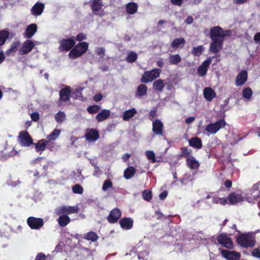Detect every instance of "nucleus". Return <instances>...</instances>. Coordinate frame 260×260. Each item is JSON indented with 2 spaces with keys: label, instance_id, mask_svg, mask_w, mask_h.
I'll return each instance as SVG.
<instances>
[{
  "label": "nucleus",
  "instance_id": "c9c22d12",
  "mask_svg": "<svg viewBox=\"0 0 260 260\" xmlns=\"http://www.w3.org/2000/svg\"><path fill=\"white\" fill-rule=\"evenodd\" d=\"M138 10V5L135 3H129L127 4L126 11L129 14H135Z\"/></svg>",
  "mask_w": 260,
  "mask_h": 260
},
{
  "label": "nucleus",
  "instance_id": "3c124183",
  "mask_svg": "<svg viewBox=\"0 0 260 260\" xmlns=\"http://www.w3.org/2000/svg\"><path fill=\"white\" fill-rule=\"evenodd\" d=\"M143 199L146 201H150L152 199V192L149 190H145L142 192Z\"/></svg>",
  "mask_w": 260,
  "mask_h": 260
},
{
  "label": "nucleus",
  "instance_id": "09e8293b",
  "mask_svg": "<svg viewBox=\"0 0 260 260\" xmlns=\"http://www.w3.org/2000/svg\"><path fill=\"white\" fill-rule=\"evenodd\" d=\"M252 94V91L250 88L248 87L243 89L242 95L244 98L246 100H250Z\"/></svg>",
  "mask_w": 260,
  "mask_h": 260
},
{
  "label": "nucleus",
  "instance_id": "4be33fe9",
  "mask_svg": "<svg viewBox=\"0 0 260 260\" xmlns=\"http://www.w3.org/2000/svg\"><path fill=\"white\" fill-rule=\"evenodd\" d=\"M44 8V4L38 2L31 9V13L35 16H40L43 13Z\"/></svg>",
  "mask_w": 260,
  "mask_h": 260
},
{
  "label": "nucleus",
  "instance_id": "a19ab883",
  "mask_svg": "<svg viewBox=\"0 0 260 260\" xmlns=\"http://www.w3.org/2000/svg\"><path fill=\"white\" fill-rule=\"evenodd\" d=\"M136 170L133 167L127 168L124 172V177L126 179H131L135 174Z\"/></svg>",
  "mask_w": 260,
  "mask_h": 260
},
{
  "label": "nucleus",
  "instance_id": "dca6fc26",
  "mask_svg": "<svg viewBox=\"0 0 260 260\" xmlns=\"http://www.w3.org/2000/svg\"><path fill=\"white\" fill-rule=\"evenodd\" d=\"M71 89L68 86L60 90L59 92V100L65 102L69 101L70 99Z\"/></svg>",
  "mask_w": 260,
  "mask_h": 260
},
{
  "label": "nucleus",
  "instance_id": "473e14b6",
  "mask_svg": "<svg viewBox=\"0 0 260 260\" xmlns=\"http://www.w3.org/2000/svg\"><path fill=\"white\" fill-rule=\"evenodd\" d=\"M165 87L164 82L161 79L155 80L153 83V88L157 92H161Z\"/></svg>",
  "mask_w": 260,
  "mask_h": 260
},
{
  "label": "nucleus",
  "instance_id": "cd10ccee",
  "mask_svg": "<svg viewBox=\"0 0 260 260\" xmlns=\"http://www.w3.org/2000/svg\"><path fill=\"white\" fill-rule=\"evenodd\" d=\"M185 44V40L183 38H177L174 39L171 43L172 47L176 50L179 47L182 48Z\"/></svg>",
  "mask_w": 260,
  "mask_h": 260
},
{
  "label": "nucleus",
  "instance_id": "a211bd4d",
  "mask_svg": "<svg viewBox=\"0 0 260 260\" xmlns=\"http://www.w3.org/2000/svg\"><path fill=\"white\" fill-rule=\"evenodd\" d=\"M247 72L245 70L242 71L237 76L235 84L236 86H241L244 84L247 80Z\"/></svg>",
  "mask_w": 260,
  "mask_h": 260
},
{
  "label": "nucleus",
  "instance_id": "6ab92c4d",
  "mask_svg": "<svg viewBox=\"0 0 260 260\" xmlns=\"http://www.w3.org/2000/svg\"><path fill=\"white\" fill-rule=\"evenodd\" d=\"M228 204L232 205L236 204L243 201V197L239 194L232 193L227 197Z\"/></svg>",
  "mask_w": 260,
  "mask_h": 260
},
{
  "label": "nucleus",
  "instance_id": "c85d7f7f",
  "mask_svg": "<svg viewBox=\"0 0 260 260\" xmlns=\"http://www.w3.org/2000/svg\"><path fill=\"white\" fill-rule=\"evenodd\" d=\"M49 143V141H47V140H41L39 141L38 143L35 145L36 151L41 153L45 150Z\"/></svg>",
  "mask_w": 260,
  "mask_h": 260
},
{
  "label": "nucleus",
  "instance_id": "13d9d810",
  "mask_svg": "<svg viewBox=\"0 0 260 260\" xmlns=\"http://www.w3.org/2000/svg\"><path fill=\"white\" fill-rule=\"evenodd\" d=\"M94 171L93 173V175L95 177H99L102 174V171L100 169L99 167L96 165H94Z\"/></svg>",
  "mask_w": 260,
  "mask_h": 260
},
{
  "label": "nucleus",
  "instance_id": "393cba45",
  "mask_svg": "<svg viewBox=\"0 0 260 260\" xmlns=\"http://www.w3.org/2000/svg\"><path fill=\"white\" fill-rule=\"evenodd\" d=\"M119 223L121 227L125 230H129L133 227V220L129 217H125L121 218Z\"/></svg>",
  "mask_w": 260,
  "mask_h": 260
},
{
  "label": "nucleus",
  "instance_id": "f257e3e1",
  "mask_svg": "<svg viewBox=\"0 0 260 260\" xmlns=\"http://www.w3.org/2000/svg\"><path fill=\"white\" fill-rule=\"evenodd\" d=\"M237 242L245 248L252 247L255 244L254 236L251 233L241 234L237 238Z\"/></svg>",
  "mask_w": 260,
  "mask_h": 260
},
{
  "label": "nucleus",
  "instance_id": "20e7f679",
  "mask_svg": "<svg viewBox=\"0 0 260 260\" xmlns=\"http://www.w3.org/2000/svg\"><path fill=\"white\" fill-rule=\"evenodd\" d=\"M88 48V44L85 42L79 43L75 46L69 54V56L71 58H75L84 54Z\"/></svg>",
  "mask_w": 260,
  "mask_h": 260
},
{
  "label": "nucleus",
  "instance_id": "2eb2a0df",
  "mask_svg": "<svg viewBox=\"0 0 260 260\" xmlns=\"http://www.w3.org/2000/svg\"><path fill=\"white\" fill-rule=\"evenodd\" d=\"M164 124L160 120H155L152 123V131L156 135H161L162 134Z\"/></svg>",
  "mask_w": 260,
  "mask_h": 260
},
{
  "label": "nucleus",
  "instance_id": "4c0bfd02",
  "mask_svg": "<svg viewBox=\"0 0 260 260\" xmlns=\"http://www.w3.org/2000/svg\"><path fill=\"white\" fill-rule=\"evenodd\" d=\"M19 45L20 43L18 41L13 42L10 48L6 51V54L10 55L15 53L17 51Z\"/></svg>",
  "mask_w": 260,
  "mask_h": 260
},
{
  "label": "nucleus",
  "instance_id": "864d4df0",
  "mask_svg": "<svg viewBox=\"0 0 260 260\" xmlns=\"http://www.w3.org/2000/svg\"><path fill=\"white\" fill-rule=\"evenodd\" d=\"M100 109V106L98 105H93L88 107L87 110L90 114H94L99 112Z\"/></svg>",
  "mask_w": 260,
  "mask_h": 260
},
{
  "label": "nucleus",
  "instance_id": "9b49d317",
  "mask_svg": "<svg viewBox=\"0 0 260 260\" xmlns=\"http://www.w3.org/2000/svg\"><path fill=\"white\" fill-rule=\"evenodd\" d=\"M35 46L34 43L30 40L25 41L22 46L19 49V53L21 55H24L27 54L31 51Z\"/></svg>",
  "mask_w": 260,
  "mask_h": 260
},
{
  "label": "nucleus",
  "instance_id": "79ce46f5",
  "mask_svg": "<svg viewBox=\"0 0 260 260\" xmlns=\"http://www.w3.org/2000/svg\"><path fill=\"white\" fill-rule=\"evenodd\" d=\"M60 130L59 129H55L53 130V131L47 137V139H48V141H49V143L50 142V141H53V140H55L56 139H57L58 137L59 136L60 134Z\"/></svg>",
  "mask_w": 260,
  "mask_h": 260
},
{
  "label": "nucleus",
  "instance_id": "ddd939ff",
  "mask_svg": "<svg viewBox=\"0 0 260 260\" xmlns=\"http://www.w3.org/2000/svg\"><path fill=\"white\" fill-rule=\"evenodd\" d=\"M211 62V59L208 58L204 61L198 69V73L200 76H204L206 75L208 69Z\"/></svg>",
  "mask_w": 260,
  "mask_h": 260
},
{
  "label": "nucleus",
  "instance_id": "7c9ffc66",
  "mask_svg": "<svg viewBox=\"0 0 260 260\" xmlns=\"http://www.w3.org/2000/svg\"><path fill=\"white\" fill-rule=\"evenodd\" d=\"M57 219L58 224L61 227H64L67 225L71 221L70 218L67 215H62L59 216Z\"/></svg>",
  "mask_w": 260,
  "mask_h": 260
},
{
  "label": "nucleus",
  "instance_id": "37998d69",
  "mask_svg": "<svg viewBox=\"0 0 260 260\" xmlns=\"http://www.w3.org/2000/svg\"><path fill=\"white\" fill-rule=\"evenodd\" d=\"M205 48L202 45L194 47L191 50V53L194 56H200L204 51Z\"/></svg>",
  "mask_w": 260,
  "mask_h": 260
},
{
  "label": "nucleus",
  "instance_id": "c756f323",
  "mask_svg": "<svg viewBox=\"0 0 260 260\" xmlns=\"http://www.w3.org/2000/svg\"><path fill=\"white\" fill-rule=\"evenodd\" d=\"M189 144L192 147L196 149H201L202 147V142L200 138L193 137L188 141Z\"/></svg>",
  "mask_w": 260,
  "mask_h": 260
},
{
  "label": "nucleus",
  "instance_id": "1a4fd4ad",
  "mask_svg": "<svg viewBox=\"0 0 260 260\" xmlns=\"http://www.w3.org/2000/svg\"><path fill=\"white\" fill-rule=\"evenodd\" d=\"M221 253L223 257L228 260H239L240 258V253L228 250H221Z\"/></svg>",
  "mask_w": 260,
  "mask_h": 260
},
{
  "label": "nucleus",
  "instance_id": "680f3d73",
  "mask_svg": "<svg viewBox=\"0 0 260 260\" xmlns=\"http://www.w3.org/2000/svg\"><path fill=\"white\" fill-rule=\"evenodd\" d=\"M31 118L32 120L35 121H37L39 119V114L37 112H34L32 113L31 115Z\"/></svg>",
  "mask_w": 260,
  "mask_h": 260
},
{
  "label": "nucleus",
  "instance_id": "a18cd8bd",
  "mask_svg": "<svg viewBox=\"0 0 260 260\" xmlns=\"http://www.w3.org/2000/svg\"><path fill=\"white\" fill-rule=\"evenodd\" d=\"M213 202L215 204H220L222 205H225L228 204L227 198H219L218 197H213Z\"/></svg>",
  "mask_w": 260,
  "mask_h": 260
},
{
  "label": "nucleus",
  "instance_id": "6e6d98bb",
  "mask_svg": "<svg viewBox=\"0 0 260 260\" xmlns=\"http://www.w3.org/2000/svg\"><path fill=\"white\" fill-rule=\"evenodd\" d=\"M67 214L68 215L72 213H77L79 211L78 206H67Z\"/></svg>",
  "mask_w": 260,
  "mask_h": 260
},
{
  "label": "nucleus",
  "instance_id": "338daca9",
  "mask_svg": "<svg viewBox=\"0 0 260 260\" xmlns=\"http://www.w3.org/2000/svg\"><path fill=\"white\" fill-rule=\"evenodd\" d=\"M35 260H46V255L43 253H39L37 255Z\"/></svg>",
  "mask_w": 260,
  "mask_h": 260
},
{
  "label": "nucleus",
  "instance_id": "7ed1b4c3",
  "mask_svg": "<svg viewBox=\"0 0 260 260\" xmlns=\"http://www.w3.org/2000/svg\"><path fill=\"white\" fill-rule=\"evenodd\" d=\"M231 31L230 30H223L219 26H214L210 29V38L214 40H223L225 36H230Z\"/></svg>",
  "mask_w": 260,
  "mask_h": 260
},
{
  "label": "nucleus",
  "instance_id": "f704fd0d",
  "mask_svg": "<svg viewBox=\"0 0 260 260\" xmlns=\"http://www.w3.org/2000/svg\"><path fill=\"white\" fill-rule=\"evenodd\" d=\"M83 238L88 241L95 242L99 239V236L95 232H89L84 235Z\"/></svg>",
  "mask_w": 260,
  "mask_h": 260
},
{
  "label": "nucleus",
  "instance_id": "5701e85b",
  "mask_svg": "<svg viewBox=\"0 0 260 260\" xmlns=\"http://www.w3.org/2000/svg\"><path fill=\"white\" fill-rule=\"evenodd\" d=\"M187 166L191 170H197L200 166V162L193 156L186 158Z\"/></svg>",
  "mask_w": 260,
  "mask_h": 260
},
{
  "label": "nucleus",
  "instance_id": "e433bc0d",
  "mask_svg": "<svg viewBox=\"0 0 260 260\" xmlns=\"http://www.w3.org/2000/svg\"><path fill=\"white\" fill-rule=\"evenodd\" d=\"M103 5V3L101 1L94 0L91 6L93 13L94 14L98 15V12L102 8Z\"/></svg>",
  "mask_w": 260,
  "mask_h": 260
},
{
  "label": "nucleus",
  "instance_id": "bf43d9fd",
  "mask_svg": "<svg viewBox=\"0 0 260 260\" xmlns=\"http://www.w3.org/2000/svg\"><path fill=\"white\" fill-rule=\"evenodd\" d=\"M252 254L255 257L260 258V248L254 249L252 251Z\"/></svg>",
  "mask_w": 260,
  "mask_h": 260
},
{
  "label": "nucleus",
  "instance_id": "9d476101",
  "mask_svg": "<svg viewBox=\"0 0 260 260\" xmlns=\"http://www.w3.org/2000/svg\"><path fill=\"white\" fill-rule=\"evenodd\" d=\"M260 182H258L256 184L253 185L251 189L249 190L248 193L247 200L248 202H250V200H255L258 199L259 196V185Z\"/></svg>",
  "mask_w": 260,
  "mask_h": 260
},
{
  "label": "nucleus",
  "instance_id": "e2e57ef3",
  "mask_svg": "<svg viewBox=\"0 0 260 260\" xmlns=\"http://www.w3.org/2000/svg\"><path fill=\"white\" fill-rule=\"evenodd\" d=\"M96 53L102 56L105 54V49L102 47L98 48L95 50Z\"/></svg>",
  "mask_w": 260,
  "mask_h": 260
},
{
  "label": "nucleus",
  "instance_id": "a878e982",
  "mask_svg": "<svg viewBox=\"0 0 260 260\" xmlns=\"http://www.w3.org/2000/svg\"><path fill=\"white\" fill-rule=\"evenodd\" d=\"M110 113V110L103 109L96 116V119L98 122L103 121L109 117Z\"/></svg>",
  "mask_w": 260,
  "mask_h": 260
},
{
  "label": "nucleus",
  "instance_id": "39448f33",
  "mask_svg": "<svg viewBox=\"0 0 260 260\" xmlns=\"http://www.w3.org/2000/svg\"><path fill=\"white\" fill-rule=\"evenodd\" d=\"M160 72L161 70L159 69H154L150 71L145 72L141 79V81L145 83L152 81L159 77Z\"/></svg>",
  "mask_w": 260,
  "mask_h": 260
},
{
  "label": "nucleus",
  "instance_id": "aec40b11",
  "mask_svg": "<svg viewBox=\"0 0 260 260\" xmlns=\"http://www.w3.org/2000/svg\"><path fill=\"white\" fill-rule=\"evenodd\" d=\"M212 42L210 44V50L212 53H217L221 49L222 46V40L212 39Z\"/></svg>",
  "mask_w": 260,
  "mask_h": 260
},
{
  "label": "nucleus",
  "instance_id": "4468645a",
  "mask_svg": "<svg viewBox=\"0 0 260 260\" xmlns=\"http://www.w3.org/2000/svg\"><path fill=\"white\" fill-rule=\"evenodd\" d=\"M75 44L73 38L62 40L60 42V49L61 50H69Z\"/></svg>",
  "mask_w": 260,
  "mask_h": 260
},
{
  "label": "nucleus",
  "instance_id": "f8f14e48",
  "mask_svg": "<svg viewBox=\"0 0 260 260\" xmlns=\"http://www.w3.org/2000/svg\"><path fill=\"white\" fill-rule=\"evenodd\" d=\"M121 213L118 208L113 209L107 217V220L110 223L116 222L121 217Z\"/></svg>",
  "mask_w": 260,
  "mask_h": 260
},
{
  "label": "nucleus",
  "instance_id": "412c9836",
  "mask_svg": "<svg viewBox=\"0 0 260 260\" xmlns=\"http://www.w3.org/2000/svg\"><path fill=\"white\" fill-rule=\"evenodd\" d=\"M85 138L90 142H94L99 138V132L93 128L89 129L85 135Z\"/></svg>",
  "mask_w": 260,
  "mask_h": 260
},
{
  "label": "nucleus",
  "instance_id": "4d7b16f0",
  "mask_svg": "<svg viewBox=\"0 0 260 260\" xmlns=\"http://www.w3.org/2000/svg\"><path fill=\"white\" fill-rule=\"evenodd\" d=\"M149 252L147 250L141 251L138 253V256L139 259L149 260L148 257Z\"/></svg>",
  "mask_w": 260,
  "mask_h": 260
},
{
  "label": "nucleus",
  "instance_id": "69168bd1",
  "mask_svg": "<svg viewBox=\"0 0 260 260\" xmlns=\"http://www.w3.org/2000/svg\"><path fill=\"white\" fill-rule=\"evenodd\" d=\"M156 116V111L155 110H151L149 114V118L151 120Z\"/></svg>",
  "mask_w": 260,
  "mask_h": 260
},
{
  "label": "nucleus",
  "instance_id": "f3484780",
  "mask_svg": "<svg viewBox=\"0 0 260 260\" xmlns=\"http://www.w3.org/2000/svg\"><path fill=\"white\" fill-rule=\"evenodd\" d=\"M37 30V25L35 23L31 24L27 26L23 36L26 39L31 38Z\"/></svg>",
  "mask_w": 260,
  "mask_h": 260
},
{
  "label": "nucleus",
  "instance_id": "49530a36",
  "mask_svg": "<svg viewBox=\"0 0 260 260\" xmlns=\"http://www.w3.org/2000/svg\"><path fill=\"white\" fill-rule=\"evenodd\" d=\"M55 119L57 122L62 123L66 119L65 113L62 111H59L55 114Z\"/></svg>",
  "mask_w": 260,
  "mask_h": 260
},
{
  "label": "nucleus",
  "instance_id": "5fc2aeb1",
  "mask_svg": "<svg viewBox=\"0 0 260 260\" xmlns=\"http://www.w3.org/2000/svg\"><path fill=\"white\" fill-rule=\"evenodd\" d=\"M72 190L75 193L82 194L83 192V188L80 185L76 184L73 186Z\"/></svg>",
  "mask_w": 260,
  "mask_h": 260
},
{
  "label": "nucleus",
  "instance_id": "de8ad7c7",
  "mask_svg": "<svg viewBox=\"0 0 260 260\" xmlns=\"http://www.w3.org/2000/svg\"><path fill=\"white\" fill-rule=\"evenodd\" d=\"M137 59V54L136 52L132 51L128 53L126 60L128 62H134Z\"/></svg>",
  "mask_w": 260,
  "mask_h": 260
},
{
  "label": "nucleus",
  "instance_id": "8fccbe9b",
  "mask_svg": "<svg viewBox=\"0 0 260 260\" xmlns=\"http://www.w3.org/2000/svg\"><path fill=\"white\" fill-rule=\"evenodd\" d=\"M181 156L182 157L188 158L191 156V153L192 151L190 149H189L187 147H183L181 149Z\"/></svg>",
  "mask_w": 260,
  "mask_h": 260
},
{
  "label": "nucleus",
  "instance_id": "72a5a7b5",
  "mask_svg": "<svg viewBox=\"0 0 260 260\" xmlns=\"http://www.w3.org/2000/svg\"><path fill=\"white\" fill-rule=\"evenodd\" d=\"M147 87L144 84H141L138 86L136 95L137 96L141 97L147 94Z\"/></svg>",
  "mask_w": 260,
  "mask_h": 260
},
{
  "label": "nucleus",
  "instance_id": "0e129e2a",
  "mask_svg": "<svg viewBox=\"0 0 260 260\" xmlns=\"http://www.w3.org/2000/svg\"><path fill=\"white\" fill-rule=\"evenodd\" d=\"M193 179V176H190L189 174H185L182 179L181 180V182L182 183H183V182L185 180H189V181H191Z\"/></svg>",
  "mask_w": 260,
  "mask_h": 260
},
{
  "label": "nucleus",
  "instance_id": "c03bdc74",
  "mask_svg": "<svg viewBox=\"0 0 260 260\" xmlns=\"http://www.w3.org/2000/svg\"><path fill=\"white\" fill-rule=\"evenodd\" d=\"M145 155L148 159L150 160L152 163L158 162L155 157L154 152L152 150H147L145 151Z\"/></svg>",
  "mask_w": 260,
  "mask_h": 260
},
{
  "label": "nucleus",
  "instance_id": "774afa93",
  "mask_svg": "<svg viewBox=\"0 0 260 260\" xmlns=\"http://www.w3.org/2000/svg\"><path fill=\"white\" fill-rule=\"evenodd\" d=\"M253 40L255 43H260V32H257L254 35Z\"/></svg>",
  "mask_w": 260,
  "mask_h": 260
},
{
  "label": "nucleus",
  "instance_id": "6e6552de",
  "mask_svg": "<svg viewBox=\"0 0 260 260\" xmlns=\"http://www.w3.org/2000/svg\"><path fill=\"white\" fill-rule=\"evenodd\" d=\"M217 241L219 244L228 249H232L233 247L231 238L225 234H221L217 237Z\"/></svg>",
  "mask_w": 260,
  "mask_h": 260
},
{
  "label": "nucleus",
  "instance_id": "bb28decb",
  "mask_svg": "<svg viewBox=\"0 0 260 260\" xmlns=\"http://www.w3.org/2000/svg\"><path fill=\"white\" fill-rule=\"evenodd\" d=\"M137 113V111L134 108L126 110L123 112L122 119L124 121H128L133 118Z\"/></svg>",
  "mask_w": 260,
  "mask_h": 260
},
{
  "label": "nucleus",
  "instance_id": "f03ea898",
  "mask_svg": "<svg viewBox=\"0 0 260 260\" xmlns=\"http://www.w3.org/2000/svg\"><path fill=\"white\" fill-rule=\"evenodd\" d=\"M226 123L223 119H220L215 122H211L205 127V131L208 135H214L217 133L220 129L224 128Z\"/></svg>",
  "mask_w": 260,
  "mask_h": 260
},
{
  "label": "nucleus",
  "instance_id": "b1692460",
  "mask_svg": "<svg viewBox=\"0 0 260 260\" xmlns=\"http://www.w3.org/2000/svg\"><path fill=\"white\" fill-rule=\"evenodd\" d=\"M203 95L206 101L211 102L216 96V93L210 87H206L203 91Z\"/></svg>",
  "mask_w": 260,
  "mask_h": 260
},
{
  "label": "nucleus",
  "instance_id": "423d86ee",
  "mask_svg": "<svg viewBox=\"0 0 260 260\" xmlns=\"http://www.w3.org/2000/svg\"><path fill=\"white\" fill-rule=\"evenodd\" d=\"M19 143L22 146L29 147L32 144V139L26 131H22L18 137Z\"/></svg>",
  "mask_w": 260,
  "mask_h": 260
},
{
  "label": "nucleus",
  "instance_id": "58836bf2",
  "mask_svg": "<svg viewBox=\"0 0 260 260\" xmlns=\"http://www.w3.org/2000/svg\"><path fill=\"white\" fill-rule=\"evenodd\" d=\"M9 36V32L7 30L0 31V46L3 45Z\"/></svg>",
  "mask_w": 260,
  "mask_h": 260
},
{
  "label": "nucleus",
  "instance_id": "603ef678",
  "mask_svg": "<svg viewBox=\"0 0 260 260\" xmlns=\"http://www.w3.org/2000/svg\"><path fill=\"white\" fill-rule=\"evenodd\" d=\"M113 186L112 182L109 179H106L104 182L102 186V190L104 191H106L108 189L112 188Z\"/></svg>",
  "mask_w": 260,
  "mask_h": 260
},
{
  "label": "nucleus",
  "instance_id": "2f4dec72",
  "mask_svg": "<svg viewBox=\"0 0 260 260\" xmlns=\"http://www.w3.org/2000/svg\"><path fill=\"white\" fill-rule=\"evenodd\" d=\"M168 60L171 64L176 65L181 61V57L178 54H170Z\"/></svg>",
  "mask_w": 260,
  "mask_h": 260
},
{
  "label": "nucleus",
  "instance_id": "ea45409f",
  "mask_svg": "<svg viewBox=\"0 0 260 260\" xmlns=\"http://www.w3.org/2000/svg\"><path fill=\"white\" fill-rule=\"evenodd\" d=\"M67 206H61L56 208L54 210V213L58 216L67 214Z\"/></svg>",
  "mask_w": 260,
  "mask_h": 260
},
{
  "label": "nucleus",
  "instance_id": "0eeeda50",
  "mask_svg": "<svg viewBox=\"0 0 260 260\" xmlns=\"http://www.w3.org/2000/svg\"><path fill=\"white\" fill-rule=\"evenodd\" d=\"M27 223L31 229L39 230L44 225V221L41 218L29 217L27 219Z\"/></svg>",
  "mask_w": 260,
  "mask_h": 260
},
{
  "label": "nucleus",
  "instance_id": "052dcab7",
  "mask_svg": "<svg viewBox=\"0 0 260 260\" xmlns=\"http://www.w3.org/2000/svg\"><path fill=\"white\" fill-rule=\"evenodd\" d=\"M86 38V36L85 34L83 33H79L76 37V40L78 41H81Z\"/></svg>",
  "mask_w": 260,
  "mask_h": 260
}]
</instances>
